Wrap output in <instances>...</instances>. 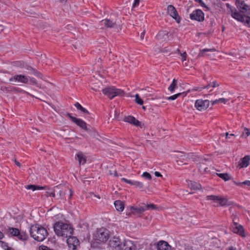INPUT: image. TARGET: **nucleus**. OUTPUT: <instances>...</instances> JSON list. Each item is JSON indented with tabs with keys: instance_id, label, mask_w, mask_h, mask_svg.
Segmentation results:
<instances>
[{
	"instance_id": "obj_16",
	"label": "nucleus",
	"mask_w": 250,
	"mask_h": 250,
	"mask_svg": "<svg viewBox=\"0 0 250 250\" xmlns=\"http://www.w3.org/2000/svg\"><path fill=\"white\" fill-rule=\"evenodd\" d=\"M250 161V156L246 155L244 157L240 159L238 164V167L240 168H243L247 167Z\"/></svg>"
},
{
	"instance_id": "obj_25",
	"label": "nucleus",
	"mask_w": 250,
	"mask_h": 250,
	"mask_svg": "<svg viewBox=\"0 0 250 250\" xmlns=\"http://www.w3.org/2000/svg\"><path fill=\"white\" fill-rule=\"evenodd\" d=\"M26 68L29 71V73H32L37 77L43 79V75L36 69L28 65L26 66Z\"/></svg>"
},
{
	"instance_id": "obj_51",
	"label": "nucleus",
	"mask_w": 250,
	"mask_h": 250,
	"mask_svg": "<svg viewBox=\"0 0 250 250\" xmlns=\"http://www.w3.org/2000/svg\"><path fill=\"white\" fill-rule=\"evenodd\" d=\"M209 84H210V86L209 87V88L210 87L214 88L219 86V84L216 81H213L212 83H210Z\"/></svg>"
},
{
	"instance_id": "obj_53",
	"label": "nucleus",
	"mask_w": 250,
	"mask_h": 250,
	"mask_svg": "<svg viewBox=\"0 0 250 250\" xmlns=\"http://www.w3.org/2000/svg\"><path fill=\"white\" fill-rule=\"evenodd\" d=\"M226 6L227 8H229L230 9V11L231 12V13L232 12V11H234L235 10V8L231 6L229 4V3H227L226 4Z\"/></svg>"
},
{
	"instance_id": "obj_64",
	"label": "nucleus",
	"mask_w": 250,
	"mask_h": 250,
	"mask_svg": "<svg viewBox=\"0 0 250 250\" xmlns=\"http://www.w3.org/2000/svg\"><path fill=\"white\" fill-rule=\"evenodd\" d=\"M184 250H193L191 248H185Z\"/></svg>"
},
{
	"instance_id": "obj_2",
	"label": "nucleus",
	"mask_w": 250,
	"mask_h": 250,
	"mask_svg": "<svg viewBox=\"0 0 250 250\" xmlns=\"http://www.w3.org/2000/svg\"><path fill=\"white\" fill-rule=\"evenodd\" d=\"M30 235L35 240L42 242L43 241L48 235L45 229L38 225L32 226L30 229Z\"/></svg>"
},
{
	"instance_id": "obj_29",
	"label": "nucleus",
	"mask_w": 250,
	"mask_h": 250,
	"mask_svg": "<svg viewBox=\"0 0 250 250\" xmlns=\"http://www.w3.org/2000/svg\"><path fill=\"white\" fill-rule=\"evenodd\" d=\"M20 240L27 241L29 238L27 234L24 231H19V234L16 236Z\"/></svg>"
},
{
	"instance_id": "obj_14",
	"label": "nucleus",
	"mask_w": 250,
	"mask_h": 250,
	"mask_svg": "<svg viewBox=\"0 0 250 250\" xmlns=\"http://www.w3.org/2000/svg\"><path fill=\"white\" fill-rule=\"evenodd\" d=\"M109 246L113 248H119L120 249L121 248V242L119 237L114 236L109 241Z\"/></svg>"
},
{
	"instance_id": "obj_39",
	"label": "nucleus",
	"mask_w": 250,
	"mask_h": 250,
	"mask_svg": "<svg viewBox=\"0 0 250 250\" xmlns=\"http://www.w3.org/2000/svg\"><path fill=\"white\" fill-rule=\"evenodd\" d=\"M228 101H229L228 99H225L224 98H220L218 100H216L215 101H212V104L214 105L215 104H216L219 102L226 104Z\"/></svg>"
},
{
	"instance_id": "obj_37",
	"label": "nucleus",
	"mask_w": 250,
	"mask_h": 250,
	"mask_svg": "<svg viewBox=\"0 0 250 250\" xmlns=\"http://www.w3.org/2000/svg\"><path fill=\"white\" fill-rule=\"evenodd\" d=\"M0 245L4 250H14L12 248L9 247L5 242L0 241Z\"/></svg>"
},
{
	"instance_id": "obj_33",
	"label": "nucleus",
	"mask_w": 250,
	"mask_h": 250,
	"mask_svg": "<svg viewBox=\"0 0 250 250\" xmlns=\"http://www.w3.org/2000/svg\"><path fill=\"white\" fill-rule=\"evenodd\" d=\"M19 229L15 228H9L8 230V233L12 236L16 237L19 234Z\"/></svg>"
},
{
	"instance_id": "obj_17",
	"label": "nucleus",
	"mask_w": 250,
	"mask_h": 250,
	"mask_svg": "<svg viewBox=\"0 0 250 250\" xmlns=\"http://www.w3.org/2000/svg\"><path fill=\"white\" fill-rule=\"evenodd\" d=\"M120 249L122 250H136V246L131 241H125Z\"/></svg>"
},
{
	"instance_id": "obj_62",
	"label": "nucleus",
	"mask_w": 250,
	"mask_h": 250,
	"mask_svg": "<svg viewBox=\"0 0 250 250\" xmlns=\"http://www.w3.org/2000/svg\"><path fill=\"white\" fill-rule=\"evenodd\" d=\"M114 175L116 177H118V173H117V171H114Z\"/></svg>"
},
{
	"instance_id": "obj_24",
	"label": "nucleus",
	"mask_w": 250,
	"mask_h": 250,
	"mask_svg": "<svg viewBox=\"0 0 250 250\" xmlns=\"http://www.w3.org/2000/svg\"><path fill=\"white\" fill-rule=\"evenodd\" d=\"M101 23L102 25H104L107 28H112L116 25V22L107 19L101 21Z\"/></svg>"
},
{
	"instance_id": "obj_3",
	"label": "nucleus",
	"mask_w": 250,
	"mask_h": 250,
	"mask_svg": "<svg viewBox=\"0 0 250 250\" xmlns=\"http://www.w3.org/2000/svg\"><path fill=\"white\" fill-rule=\"evenodd\" d=\"M110 236V231L104 228L97 229L94 235L95 240L99 244L105 243Z\"/></svg>"
},
{
	"instance_id": "obj_19",
	"label": "nucleus",
	"mask_w": 250,
	"mask_h": 250,
	"mask_svg": "<svg viewBox=\"0 0 250 250\" xmlns=\"http://www.w3.org/2000/svg\"><path fill=\"white\" fill-rule=\"evenodd\" d=\"M124 120L125 122L130 123L136 126H140L141 125V122L133 116H128L125 117Z\"/></svg>"
},
{
	"instance_id": "obj_61",
	"label": "nucleus",
	"mask_w": 250,
	"mask_h": 250,
	"mask_svg": "<svg viewBox=\"0 0 250 250\" xmlns=\"http://www.w3.org/2000/svg\"><path fill=\"white\" fill-rule=\"evenodd\" d=\"M59 197H61V196H62V195L63 194V193L62 191V190H59Z\"/></svg>"
},
{
	"instance_id": "obj_4",
	"label": "nucleus",
	"mask_w": 250,
	"mask_h": 250,
	"mask_svg": "<svg viewBox=\"0 0 250 250\" xmlns=\"http://www.w3.org/2000/svg\"><path fill=\"white\" fill-rule=\"evenodd\" d=\"M66 116L68 117L72 122H74L80 127L87 131L88 133H90L94 137H96L98 135V132L95 129H93V131H92L88 129L87 128V124L83 120L72 116L69 113H67Z\"/></svg>"
},
{
	"instance_id": "obj_18",
	"label": "nucleus",
	"mask_w": 250,
	"mask_h": 250,
	"mask_svg": "<svg viewBox=\"0 0 250 250\" xmlns=\"http://www.w3.org/2000/svg\"><path fill=\"white\" fill-rule=\"evenodd\" d=\"M231 13V17L233 18L236 19L238 21L244 22L246 15L240 14L238 11H237L236 9L234 11L232 10V12Z\"/></svg>"
},
{
	"instance_id": "obj_45",
	"label": "nucleus",
	"mask_w": 250,
	"mask_h": 250,
	"mask_svg": "<svg viewBox=\"0 0 250 250\" xmlns=\"http://www.w3.org/2000/svg\"><path fill=\"white\" fill-rule=\"evenodd\" d=\"M177 51L178 53H179L181 55V56L182 57V62L186 61L187 59V54L186 52H185L182 53L179 49H177Z\"/></svg>"
},
{
	"instance_id": "obj_59",
	"label": "nucleus",
	"mask_w": 250,
	"mask_h": 250,
	"mask_svg": "<svg viewBox=\"0 0 250 250\" xmlns=\"http://www.w3.org/2000/svg\"><path fill=\"white\" fill-rule=\"evenodd\" d=\"M228 250H237L236 248H234L232 246L229 247L228 248Z\"/></svg>"
},
{
	"instance_id": "obj_5",
	"label": "nucleus",
	"mask_w": 250,
	"mask_h": 250,
	"mask_svg": "<svg viewBox=\"0 0 250 250\" xmlns=\"http://www.w3.org/2000/svg\"><path fill=\"white\" fill-rule=\"evenodd\" d=\"M103 93L110 99H112L116 96H123L125 94L124 90L117 89L114 86L106 87L102 89Z\"/></svg>"
},
{
	"instance_id": "obj_11",
	"label": "nucleus",
	"mask_w": 250,
	"mask_h": 250,
	"mask_svg": "<svg viewBox=\"0 0 250 250\" xmlns=\"http://www.w3.org/2000/svg\"><path fill=\"white\" fill-rule=\"evenodd\" d=\"M167 13L172 17L177 23H180L181 18L179 16L176 8L172 5H169L167 6Z\"/></svg>"
},
{
	"instance_id": "obj_31",
	"label": "nucleus",
	"mask_w": 250,
	"mask_h": 250,
	"mask_svg": "<svg viewBox=\"0 0 250 250\" xmlns=\"http://www.w3.org/2000/svg\"><path fill=\"white\" fill-rule=\"evenodd\" d=\"M74 106L77 108L78 110H80L82 113L85 114H88L89 115L90 113L88 112V111L85 109V108L83 107L80 104L77 102L74 104Z\"/></svg>"
},
{
	"instance_id": "obj_42",
	"label": "nucleus",
	"mask_w": 250,
	"mask_h": 250,
	"mask_svg": "<svg viewBox=\"0 0 250 250\" xmlns=\"http://www.w3.org/2000/svg\"><path fill=\"white\" fill-rule=\"evenodd\" d=\"M210 86V84H208L207 85L204 87H194L192 90L193 91H201L204 89H209V87Z\"/></svg>"
},
{
	"instance_id": "obj_7",
	"label": "nucleus",
	"mask_w": 250,
	"mask_h": 250,
	"mask_svg": "<svg viewBox=\"0 0 250 250\" xmlns=\"http://www.w3.org/2000/svg\"><path fill=\"white\" fill-rule=\"evenodd\" d=\"M206 199L208 200H212L214 203H217L218 204L216 206H224L227 205L228 202L227 198H223L219 196L208 195L206 197Z\"/></svg>"
},
{
	"instance_id": "obj_23",
	"label": "nucleus",
	"mask_w": 250,
	"mask_h": 250,
	"mask_svg": "<svg viewBox=\"0 0 250 250\" xmlns=\"http://www.w3.org/2000/svg\"><path fill=\"white\" fill-rule=\"evenodd\" d=\"M130 210L132 213L135 214V213L141 214L146 210V208L144 205L139 206L138 207H131Z\"/></svg>"
},
{
	"instance_id": "obj_47",
	"label": "nucleus",
	"mask_w": 250,
	"mask_h": 250,
	"mask_svg": "<svg viewBox=\"0 0 250 250\" xmlns=\"http://www.w3.org/2000/svg\"><path fill=\"white\" fill-rule=\"evenodd\" d=\"M144 178L150 180L152 179L151 175L147 172H145L142 175Z\"/></svg>"
},
{
	"instance_id": "obj_22",
	"label": "nucleus",
	"mask_w": 250,
	"mask_h": 250,
	"mask_svg": "<svg viewBox=\"0 0 250 250\" xmlns=\"http://www.w3.org/2000/svg\"><path fill=\"white\" fill-rule=\"evenodd\" d=\"M45 187H46V188L45 189H46L47 190L45 191L44 195L46 197L50 196L55 197L56 196V189L59 188L58 186H56L54 188H49L47 186Z\"/></svg>"
},
{
	"instance_id": "obj_55",
	"label": "nucleus",
	"mask_w": 250,
	"mask_h": 250,
	"mask_svg": "<svg viewBox=\"0 0 250 250\" xmlns=\"http://www.w3.org/2000/svg\"><path fill=\"white\" fill-rule=\"evenodd\" d=\"M154 174H155V175L156 177H162V175H161V174L159 172H158V171H155V173H154Z\"/></svg>"
},
{
	"instance_id": "obj_60",
	"label": "nucleus",
	"mask_w": 250,
	"mask_h": 250,
	"mask_svg": "<svg viewBox=\"0 0 250 250\" xmlns=\"http://www.w3.org/2000/svg\"><path fill=\"white\" fill-rule=\"evenodd\" d=\"M4 235L2 232L0 231V239H1L3 238Z\"/></svg>"
},
{
	"instance_id": "obj_48",
	"label": "nucleus",
	"mask_w": 250,
	"mask_h": 250,
	"mask_svg": "<svg viewBox=\"0 0 250 250\" xmlns=\"http://www.w3.org/2000/svg\"><path fill=\"white\" fill-rule=\"evenodd\" d=\"M30 83L31 84L36 85L37 86L40 87V86L38 84L37 80L33 77L30 78Z\"/></svg>"
},
{
	"instance_id": "obj_15",
	"label": "nucleus",
	"mask_w": 250,
	"mask_h": 250,
	"mask_svg": "<svg viewBox=\"0 0 250 250\" xmlns=\"http://www.w3.org/2000/svg\"><path fill=\"white\" fill-rule=\"evenodd\" d=\"M169 33L167 30H160L156 35V38L162 41H167L168 40Z\"/></svg>"
},
{
	"instance_id": "obj_27",
	"label": "nucleus",
	"mask_w": 250,
	"mask_h": 250,
	"mask_svg": "<svg viewBox=\"0 0 250 250\" xmlns=\"http://www.w3.org/2000/svg\"><path fill=\"white\" fill-rule=\"evenodd\" d=\"M76 156H77V159L79 161L80 165H81V164L83 165L86 163V158L84 156V155H83V152H78Z\"/></svg>"
},
{
	"instance_id": "obj_8",
	"label": "nucleus",
	"mask_w": 250,
	"mask_h": 250,
	"mask_svg": "<svg viewBox=\"0 0 250 250\" xmlns=\"http://www.w3.org/2000/svg\"><path fill=\"white\" fill-rule=\"evenodd\" d=\"M189 17L191 20L199 22L203 21L205 19L204 13L200 9H196L193 11L192 13L190 14Z\"/></svg>"
},
{
	"instance_id": "obj_50",
	"label": "nucleus",
	"mask_w": 250,
	"mask_h": 250,
	"mask_svg": "<svg viewBox=\"0 0 250 250\" xmlns=\"http://www.w3.org/2000/svg\"><path fill=\"white\" fill-rule=\"evenodd\" d=\"M244 22H245L249 27H250V17L246 16Z\"/></svg>"
},
{
	"instance_id": "obj_54",
	"label": "nucleus",
	"mask_w": 250,
	"mask_h": 250,
	"mask_svg": "<svg viewBox=\"0 0 250 250\" xmlns=\"http://www.w3.org/2000/svg\"><path fill=\"white\" fill-rule=\"evenodd\" d=\"M140 0H135L133 4L132 7H135L138 6L139 4Z\"/></svg>"
},
{
	"instance_id": "obj_26",
	"label": "nucleus",
	"mask_w": 250,
	"mask_h": 250,
	"mask_svg": "<svg viewBox=\"0 0 250 250\" xmlns=\"http://www.w3.org/2000/svg\"><path fill=\"white\" fill-rule=\"evenodd\" d=\"M114 206L116 209L119 211H122L125 208L124 202L120 200L115 201L114 202Z\"/></svg>"
},
{
	"instance_id": "obj_30",
	"label": "nucleus",
	"mask_w": 250,
	"mask_h": 250,
	"mask_svg": "<svg viewBox=\"0 0 250 250\" xmlns=\"http://www.w3.org/2000/svg\"><path fill=\"white\" fill-rule=\"evenodd\" d=\"M216 175L224 180L225 181H229L230 179H231L232 177L230 175H229V174L227 173H216Z\"/></svg>"
},
{
	"instance_id": "obj_56",
	"label": "nucleus",
	"mask_w": 250,
	"mask_h": 250,
	"mask_svg": "<svg viewBox=\"0 0 250 250\" xmlns=\"http://www.w3.org/2000/svg\"><path fill=\"white\" fill-rule=\"evenodd\" d=\"M16 65L18 66H20L21 67H24V65L22 64L21 62H16Z\"/></svg>"
},
{
	"instance_id": "obj_40",
	"label": "nucleus",
	"mask_w": 250,
	"mask_h": 250,
	"mask_svg": "<svg viewBox=\"0 0 250 250\" xmlns=\"http://www.w3.org/2000/svg\"><path fill=\"white\" fill-rule=\"evenodd\" d=\"M216 51V49L214 48H211V49H204L203 50H201L200 51V53L199 54V56H204V53L206 52H208V51H210V52H213V51Z\"/></svg>"
},
{
	"instance_id": "obj_57",
	"label": "nucleus",
	"mask_w": 250,
	"mask_h": 250,
	"mask_svg": "<svg viewBox=\"0 0 250 250\" xmlns=\"http://www.w3.org/2000/svg\"><path fill=\"white\" fill-rule=\"evenodd\" d=\"M145 34V30H144L143 32L141 33L140 35V38L142 40H143L144 39V36Z\"/></svg>"
},
{
	"instance_id": "obj_9",
	"label": "nucleus",
	"mask_w": 250,
	"mask_h": 250,
	"mask_svg": "<svg viewBox=\"0 0 250 250\" xmlns=\"http://www.w3.org/2000/svg\"><path fill=\"white\" fill-rule=\"evenodd\" d=\"M28 78L26 76L21 74L15 75L9 79L10 82L13 84H15L14 82H17L27 84L28 83Z\"/></svg>"
},
{
	"instance_id": "obj_41",
	"label": "nucleus",
	"mask_w": 250,
	"mask_h": 250,
	"mask_svg": "<svg viewBox=\"0 0 250 250\" xmlns=\"http://www.w3.org/2000/svg\"><path fill=\"white\" fill-rule=\"evenodd\" d=\"M234 183L236 186H242L243 185H247L248 186L250 187V181L249 180H246L243 182H234Z\"/></svg>"
},
{
	"instance_id": "obj_46",
	"label": "nucleus",
	"mask_w": 250,
	"mask_h": 250,
	"mask_svg": "<svg viewBox=\"0 0 250 250\" xmlns=\"http://www.w3.org/2000/svg\"><path fill=\"white\" fill-rule=\"evenodd\" d=\"M181 94V93H179L174 95L167 97V99L168 100H174L178 98Z\"/></svg>"
},
{
	"instance_id": "obj_44",
	"label": "nucleus",
	"mask_w": 250,
	"mask_h": 250,
	"mask_svg": "<svg viewBox=\"0 0 250 250\" xmlns=\"http://www.w3.org/2000/svg\"><path fill=\"white\" fill-rule=\"evenodd\" d=\"M135 102L140 105H142L144 103L143 100L140 97L138 94L135 95Z\"/></svg>"
},
{
	"instance_id": "obj_20",
	"label": "nucleus",
	"mask_w": 250,
	"mask_h": 250,
	"mask_svg": "<svg viewBox=\"0 0 250 250\" xmlns=\"http://www.w3.org/2000/svg\"><path fill=\"white\" fill-rule=\"evenodd\" d=\"M121 180L122 181L125 182V183L131 185H134L137 187H138L140 188H142L144 187V185L142 182H138V181H133L129 180H128L125 178H123L121 179Z\"/></svg>"
},
{
	"instance_id": "obj_6",
	"label": "nucleus",
	"mask_w": 250,
	"mask_h": 250,
	"mask_svg": "<svg viewBox=\"0 0 250 250\" xmlns=\"http://www.w3.org/2000/svg\"><path fill=\"white\" fill-rule=\"evenodd\" d=\"M238 220L237 216H234L232 218V223L230 226V229L233 232L236 233L242 237H245L246 234L244 227L236 221Z\"/></svg>"
},
{
	"instance_id": "obj_63",
	"label": "nucleus",
	"mask_w": 250,
	"mask_h": 250,
	"mask_svg": "<svg viewBox=\"0 0 250 250\" xmlns=\"http://www.w3.org/2000/svg\"><path fill=\"white\" fill-rule=\"evenodd\" d=\"M246 12L248 14L250 15V7H249V9Z\"/></svg>"
},
{
	"instance_id": "obj_58",
	"label": "nucleus",
	"mask_w": 250,
	"mask_h": 250,
	"mask_svg": "<svg viewBox=\"0 0 250 250\" xmlns=\"http://www.w3.org/2000/svg\"><path fill=\"white\" fill-rule=\"evenodd\" d=\"M14 162L15 163V164L19 167H20L21 165V164L20 163V162H19L18 161H17L16 160H15L14 161Z\"/></svg>"
},
{
	"instance_id": "obj_12",
	"label": "nucleus",
	"mask_w": 250,
	"mask_h": 250,
	"mask_svg": "<svg viewBox=\"0 0 250 250\" xmlns=\"http://www.w3.org/2000/svg\"><path fill=\"white\" fill-rule=\"evenodd\" d=\"M67 243L68 246V250H76L79 243L78 239L74 236H68Z\"/></svg>"
},
{
	"instance_id": "obj_13",
	"label": "nucleus",
	"mask_w": 250,
	"mask_h": 250,
	"mask_svg": "<svg viewBox=\"0 0 250 250\" xmlns=\"http://www.w3.org/2000/svg\"><path fill=\"white\" fill-rule=\"evenodd\" d=\"M235 5L239 9L240 11L243 13H246L250 7V6L245 3L244 1H241L240 0H235Z\"/></svg>"
},
{
	"instance_id": "obj_32",
	"label": "nucleus",
	"mask_w": 250,
	"mask_h": 250,
	"mask_svg": "<svg viewBox=\"0 0 250 250\" xmlns=\"http://www.w3.org/2000/svg\"><path fill=\"white\" fill-rule=\"evenodd\" d=\"M26 188L28 189H32L33 191H34L37 189L40 190V189H46V187L37 186V185H27L26 187Z\"/></svg>"
},
{
	"instance_id": "obj_43",
	"label": "nucleus",
	"mask_w": 250,
	"mask_h": 250,
	"mask_svg": "<svg viewBox=\"0 0 250 250\" xmlns=\"http://www.w3.org/2000/svg\"><path fill=\"white\" fill-rule=\"evenodd\" d=\"M250 135V130L248 128L245 127L244 128V131L243 132L241 135V137H245V138L248 137Z\"/></svg>"
},
{
	"instance_id": "obj_21",
	"label": "nucleus",
	"mask_w": 250,
	"mask_h": 250,
	"mask_svg": "<svg viewBox=\"0 0 250 250\" xmlns=\"http://www.w3.org/2000/svg\"><path fill=\"white\" fill-rule=\"evenodd\" d=\"M157 247L158 250H171V246L167 242L164 241H160Z\"/></svg>"
},
{
	"instance_id": "obj_35",
	"label": "nucleus",
	"mask_w": 250,
	"mask_h": 250,
	"mask_svg": "<svg viewBox=\"0 0 250 250\" xmlns=\"http://www.w3.org/2000/svg\"><path fill=\"white\" fill-rule=\"evenodd\" d=\"M143 205L145 206V208L146 210L151 209V210H157L158 208L153 204H150L146 205L143 204Z\"/></svg>"
},
{
	"instance_id": "obj_36",
	"label": "nucleus",
	"mask_w": 250,
	"mask_h": 250,
	"mask_svg": "<svg viewBox=\"0 0 250 250\" xmlns=\"http://www.w3.org/2000/svg\"><path fill=\"white\" fill-rule=\"evenodd\" d=\"M179 153H181L180 155H175V157L177 158L178 160H176L177 163H178L179 161L182 162V160H185V158H187L185 155V153L182 151H178Z\"/></svg>"
},
{
	"instance_id": "obj_1",
	"label": "nucleus",
	"mask_w": 250,
	"mask_h": 250,
	"mask_svg": "<svg viewBox=\"0 0 250 250\" xmlns=\"http://www.w3.org/2000/svg\"><path fill=\"white\" fill-rule=\"evenodd\" d=\"M53 229L55 234L59 237L67 238L73 234L72 226L62 221L56 222L53 225Z\"/></svg>"
},
{
	"instance_id": "obj_34",
	"label": "nucleus",
	"mask_w": 250,
	"mask_h": 250,
	"mask_svg": "<svg viewBox=\"0 0 250 250\" xmlns=\"http://www.w3.org/2000/svg\"><path fill=\"white\" fill-rule=\"evenodd\" d=\"M188 185L190 188L193 190L199 189L201 187V185L200 184L192 181H190Z\"/></svg>"
},
{
	"instance_id": "obj_28",
	"label": "nucleus",
	"mask_w": 250,
	"mask_h": 250,
	"mask_svg": "<svg viewBox=\"0 0 250 250\" xmlns=\"http://www.w3.org/2000/svg\"><path fill=\"white\" fill-rule=\"evenodd\" d=\"M206 166L204 163L200 162L199 164V170L202 174L209 171V170Z\"/></svg>"
},
{
	"instance_id": "obj_49",
	"label": "nucleus",
	"mask_w": 250,
	"mask_h": 250,
	"mask_svg": "<svg viewBox=\"0 0 250 250\" xmlns=\"http://www.w3.org/2000/svg\"><path fill=\"white\" fill-rule=\"evenodd\" d=\"M39 250H54L51 249L50 248H49L46 246L42 245L39 247Z\"/></svg>"
},
{
	"instance_id": "obj_52",
	"label": "nucleus",
	"mask_w": 250,
	"mask_h": 250,
	"mask_svg": "<svg viewBox=\"0 0 250 250\" xmlns=\"http://www.w3.org/2000/svg\"><path fill=\"white\" fill-rule=\"evenodd\" d=\"M199 3L200 4V5L202 7H205V8H207L208 10H209V7H208L206 4H205V3L203 1V0H201V2H200Z\"/></svg>"
},
{
	"instance_id": "obj_38",
	"label": "nucleus",
	"mask_w": 250,
	"mask_h": 250,
	"mask_svg": "<svg viewBox=\"0 0 250 250\" xmlns=\"http://www.w3.org/2000/svg\"><path fill=\"white\" fill-rule=\"evenodd\" d=\"M177 85V81L174 79L172 81V83L169 85L168 89L171 92H173L176 88Z\"/></svg>"
},
{
	"instance_id": "obj_10",
	"label": "nucleus",
	"mask_w": 250,
	"mask_h": 250,
	"mask_svg": "<svg viewBox=\"0 0 250 250\" xmlns=\"http://www.w3.org/2000/svg\"><path fill=\"white\" fill-rule=\"evenodd\" d=\"M209 104V102L208 100H197L195 103V106L199 111L205 110L208 108Z\"/></svg>"
}]
</instances>
